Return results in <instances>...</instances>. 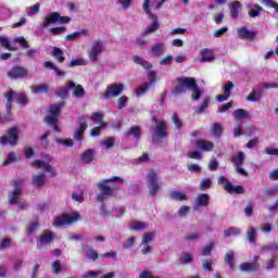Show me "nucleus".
I'll return each instance as SVG.
<instances>
[{
    "instance_id": "obj_45",
    "label": "nucleus",
    "mask_w": 278,
    "mask_h": 278,
    "mask_svg": "<svg viewBox=\"0 0 278 278\" xmlns=\"http://www.w3.org/2000/svg\"><path fill=\"white\" fill-rule=\"evenodd\" d=\"M18 162V155L15 152H10L8 159L3 162L4 166Z\"/></svg>"
},
{
    "instance_id": "obj_2",
    "label": "nucleus",
    "mask_w": 278,
    "mask_h": 278,
    "mask_svg": "<svg viewBox=\"0 0 278 278\" xmlns=\"http://www.w3.org/2000/svg\"><path fill=\"white\" fill-rule=\"evenodd\" d=\"M114 181H123V178L113 176L112 179L102 180L98 184L100 194L97 195V201L101 203L105 201V197H114L118 192V186L114 185Z\"/></svg>"
},
{
    "instance_id": "obj_28",
    "label": "nucleus",
    "mask_w": 278,
    "mask_h": 278,
    "mask_svg": "<svg viewBox=\"0 0 278 278\" xmlns=\"http://www.w3.org/2000/svg\"><path fill=\"white\" fill-rule=\"evenodd\" d=\"M230 8V16L231 18H239L240 16V8H242V3L240 1H233L229 4Z\"/></svg>"
},
{
    "instance_id": "obj_43",
    "label": "nucleus",
    "mask_w": 278,
    "mask_h": 278,
    "mask_svg": "<svg viewBox=\"0 0 278 278\" xmlns=\"http://www.w3.org/2000/svg\"><path fill=\"white\" fill-rule=\"evenodd\" d=\"M262 99V92L255 91V89L252 90V92L247 97V101H260Z\"/></svg>"
},
{
    "instance_id": "obj_25",
    "label": "nucleus",
    "mask_w": 278,
    "mask_h": 278,
    "mask_svg": "<svg viewBox=\"0 0 278 278\" xmlns=\"http://www.w3.org/2000/svg\"><path fill=\"white\" fill-rule=\"evenodd\" d=\"M54 238H55V236L53 235V232H51V230H49V229H46L39 236V242L43 245L51 244V242H53Z\"/></svg>"
},
{
    "instance_id": "obj_34",
    "label": "nucleus",
    "mask_w": 278,
    "mask_h": 278,
    "mask_svg": "<svg viewBox=\"0 0 278 278\" xmlns=\"http://www.w3.org/2000/svg\"><path fill=\"white\" fill-rule=\"evenodd\" d=\"M150 18H153V23L146 28L144 34H153V31H157V27H160V21H157V16L152 15Z\"/></svg>"
},
{
    "instance_id": "obj_41",
    "label": "nucleus",
    "mask_w": 278,
    "mask_h": 278,
    "mask_svg": "<svg viewBox=\"0 0 278 278\" xmlns=\"http://www.w3.org/2000/svg\"><path fill=\"white\" fill-rule=\"evenodd\" d=\"M247 238L251 242V244H255V242H257V235L255 233V228H248Z\"/></svg>"
},
{
    "instance_id": "obj_46",
    "label": "nucleus",
    "mask_w": 278,
    "mask_h": 278,
    "mask_svg": "<svg viewBox=\"0 0 278 278\" xmlns=\"http://www.w3.org/2000/svg\"><path fill=\"white\" fill-rule=\"evenodd\" d=\"M170 198L175 199V201H188V195H186L185 193H181L179 191H173L170 193Z\"/></svg>"
},
{
    "instance_id": "obj_44",
    "label": "nucleus",
    "mask_w": 278,
    "mask_h": 278,
    "mask_svg": "<svg viewBox=\"0 0 278 278\" xmlns=\"http://www.w3.org/2000/svg\"><path fill=\"white\" fill-rule=\"evenodd\" d=\"M38 227H40V222L36 219L35 222L27 226V236H31V233L38 231Z\"/></svg>"
},
{
    "instance_id": "obj_33",
    "label": "nucleus",
    "mask_w": 278,
    "mask_h": 278,
    "mask_svg": "<svg viewBox=\"0 0 278 278\" xmlns=\"http://www.w3.org/2000/svg\"><path fill=\"white\" fill-rule=\"evenodd\" d=\"M233 118L236 121H242V119H249L251 116H249V112L244 109H238L233 112Z\"/></svg>"
},
{
    "instance_id": "obj_7",
    "label": "nucleus",
    "mask_w": 278,
    "mask_h": 278,
    "mask_svg": "<svg viewBox=\"0 0 278 278\" xmlns=\"http://www.w3.org/2000/svg\"><path fill=\"white\" fill-rule=\"evenodd\" d=\"M80 218L78 213L63 214L55 218V226L56 227H64L65 225H73V223H77V219Z\"/></svg>"
},
{
    "instance_id": "obj_13",
    "label": "nucleus",
    "mask_w": 278,
    "mask_h": 278,
    "mask_svg": "<svg viewBox=\"0 0 278 278\" xmlns=\"http://www.w3.org/2000/svg\"><path fill=\"white\" fill-rule=\"evenodd\" d=\"M244 157H245V154L244 152L241 151L237 155L232 156L231 159V162L239 175H247V170L242 168V166H244Z\"/></svg>"
},
{
    "instance_id": "obj_21",
    "label": "nucleus",
    "mask_w": 278,
    "mask_h": 278,
    "mask_svg": "<svg viewBox=\"0 0 278 278\" xmlns=\"http://www.w3.org/2000/svg\"><path fill=\"white\" fill-rule=\"evenodd\" d=\"M207 205H210V194L200 193L195 198L194 210H199V207H207Z\"/></svg>"
},
{
    "instance_id": "obj_52",
    "label": "nucleus",
    "mask_w": 278,
    "mask_h": 278,
    "mask_svg": "<svg viewBox=\"0 0 278 278\" xmlns=\"http://www.w3.org/2000/svg\"><path fill=\"white\" fill-rule=\"evenodd\" d=\"M261 3H264L267 8H273L278 14V3L275 0H261Z\"/></svg>"
},
{
    "instance_id": "obj_57",
    "label": "nucleus",
    "mask_w": 278,
    "mask_h": 278,
    "mask_svg": "<svg viewBox=\"0 0 278 278\" xmlns=\"http://www.w3.org/2000/svg\"><path fill=\"white\" fill-rule=\"evenodd\" d=\"M103 127H105V123H102V125H100V126L93 127L90 130L89 136H92V137L100 136L101 130L103 129Z\"/></svg>"
},
{
    "instance_id": "obj_61",
    "label": "nucleus",
    "mask_w": 278,
    "mask_h": 278,
    "mask_svg": "<svg viewBox=\"0 0 278 278\" xmlns=\"http://www.w3.org/2000/svg\"><path fill=\"white\" fill-rule=\"evenodd\" d=\"M245 216L251 217L253 216V201H249L244 208Z\"/></svg>"
},
{
    "instance_id": "obj_48",
    "label": "nucleus",
    "mask_w": 278,
    "mask_h": 278,
    "mask_svg": "<svg viewBox=\"0 0 278 278\" xmlns=\"http://www.w3.org/2000/svg\"><path fill=\"white\" fill-rule=\"evenodd\" d=\"M208 106H210V98H205L201 103V105H199L197 109L198 114H203V112H205V110H207Z\"/></svg>"
},
{
    "instance_id": "obj_32",
    "label": "nucleus",
    "mask_w": 278,
    "mask_h": 278,
    "mask_svg": "<svg viewBox=\"0 0 278 278\" xmlns=\"http://www.w3.org/2000/svg\"><path fill=\"white\" fill-rule=\"evenodd\" d=\"M85 255L90 262H99V260H101V255H99V252L94 249H88Z\"/></svg>"
},
{
    "instance_id": "obj_59",
    "label": "nucleus",
    "mask_w": 278,
    "mask_h": 278,
    "mask_svg": "<svg viewBox=\"0 0 278 278\" xmlns=\"http://www.w3.org/2000/svg\"><path fill=\"white\" fill-rule=\"evenodd\" d=\"M155 238V232H146L142 238V244H149Z\"/></svg>"
},
{
    "instance_id": "obj_62",
    "label": "nucleus",
    "mask_w": 278,
    "mask_h": 278,
    "mask_svg": "<svg viewBox=\"0 0 278 278\" xmlns=\"http://www.w3.org/2000/svg\"><path fill=\"white\" fill-rule=\"evenodd\" d=\"M180 262H182V264H192L194 260L192 258V255L185 252L182 253V257H180Z\"/></svg>"
},
{
    "instance_id": "obj_42",
    "label": "nucleus",
    "mask_w": 278,
    "mask_h": 278,
    "mask_svg": "<svg viewBox=\"0 0 278 278\" xmlns=\"http://www.w3.org/2000/svg\"><path fill=\"white\" fill-rule=\"evenodd\" d=\"M142 229H147V224L140 220H134L130 227L131 231H142Z\"/></svg>"
},
{
    "instance_id": "obj_35",
    "label": "nucleus",
    "mask_w": 278,
    "mask_h": 278,
    "mask_svg": "<svg viewBox=\"0 0 278 278\" xmlns=\"http://www.w3.org/2000/svg\"><path fill=\"white\" fill-rule=\"evenodd\" d=\"M261 12H264V8H262L260 4H253L252 10L249 11V16L251 18H257Z\"/></svg>"
},
{
    "instance_id": "obj_58",
    "label": "nucleus",
    "mask_w": 278,
    "mask_h": 278,
    "mask_svg": "<svg viewBox=\"0 0 278 278\" xmlns=\"http://www.w3.org/2000/svg\"><path fill=\"white\" fill-rule=\"evenodd\" d=\"M14 42H18L22 49H29V42H27V39H25V37L15 38Z\"/></svg>"
},
{
    "instance_id": "obj_3",
    "label": "nucleus",
    "mask_w": 278,
    "mask_h": 278,
    "mask_svg": "<svg viewBox=\"0 0 278 278\" xmlns=\"http://www.w3.org/2000/svg\"><path fill=\"white\" fill-rule=\"evenodd\" d=\"M4 99H7V116H10V114H12V103H14V99L17 105H29V97H27V93L25 92H16L11 89L4 92Z\"/></svg>"
},
{
    "instance_id": "obj_39",
    "label": "nucleus",
    "mask_w": 278,
    "mask_h": 278,
    "mask_svg": "<svg viewBox=\"0 0 278 278\" xmlns=\"http://www.w3.org/2000/svg\"><path fill=\"white\" fill-rule=\"evenodd\" d=\"M141 134L140 126H131L127 131V136H134L137 140H139Z\"/></svg>"
},
{
    "instance_id": "obj_11",
    "label": "nucleus",
    "mask_w": 278,
    "mask_h": 278,
    "mask_svg": "<svg viewBox=\"0 0 278 278\" xmlns=\"http://www.w3.org/2000/svg\"><path fill=\"white\" fill-rule=\"evenodd\" d=\"M28 75H29V71H27V68L20 65H15L11 67V71L8 72V77H10V79H23Z\"/></svg>"
},
{
    "instance_id": "obj_16",
    "label": "nucleus",
    "mask_w": 278,
    "mask_h": 278,
    "mask_svg": "<svg viewBox=\"0 0 278 278\" xmlns=\"http://www.w3.org/2000/svg\"><path fill=\"white\" fill-rule=\"evenodd\" d=\"M238 37L241 40H255V36H257V33L255 30H249L247 26H241L237 29Z\"/></svg>"
},
{
    "instance_id": "obj_60",
    "label": "nucleus",
    "mask_w": 278,
    "mask_h": 278,
    "mask_svg": "<svg viewBox=\"0 0 278 278\" xmlns=\"http://www.w3.org/2000/svg\"><path fill=\"white\" fill-rule=\"evenodd\" d=\"M212 251H214V242H211L208 245L203 248L202 255L207 257L208 255H212Z\"/></svg>"
},
{
    "instance_id": "obj_22",
    "label": "nucleus",
    "mask_w": 278,
    "mask_h": 278,
    "mask_svg": "<svg viewBox=\"0 0 278 278\" xmlns=\"http://www.w3.org/2000/svg\"><path fill=\"white\" fill-rule=\"evenodd\" d=\"M241 273H257L260 270V265L255 262L252 263H241L239 266Z\"/></svg>"
},
{
    "instance_id": "obj_64",
    "label": "nucleus",
    "mask_w": 278,
    "mask_h": 278,
    "mask_svg": "<svg viewBox=\"0 0 278 278\" xmlns=\"http://www.w3.org/2000/svg\"><path fill=\"white\" fill-rule=\"evenodd\" d=\"M262 251H278V244L277 243H269L267 245H263Z\"/></svg>"
},
{
    "instance_id": "obj_38",
    "label": "nucleus",
    "mask_w": 278,
    "mask_h": 278,
    "mask_svg": "<svg viewBox=\"0 0 278 278\" xmlns=\"http://www.w3.org/2000/svg\"><path fill=\"white\" fill-rule=\"evenodd\" d=\"M211 130L213 132V136H215L216 138H220L223 136V125H220V123L213 124Z\"/></svg>"
},
{
    "instance_id": "obj_18",
    "label": "nucleus",
    "mask_w": 278,
    "mask_h": 278,
    "mask_svg": "<svg viewBox=\"0 0 278 278\" xmlns=\"http://www.w3.org/2000/svg\"><path fill=\"white\" fill-rule=\"evenodd\" d=\"M197 149L200 151H204L205 153H210V151H214V143L210 140L198 139L195 141Z\"/></svg>"
},
{
    "instance_id": "obj_27",
    "label": "nucleus",
    "mask_w": 278,
    "mask_h": 278,
    "mask_svg": "<svg viewBox=\"0 0 278 278\" xmlns=\"http://www.w3.org/2000/svg\"><path fill=\"white\" fill-rule=\"evenodd\" d=\"M224 262L228 264L230 270H236V253L232 250L226 253Z\"/></svg>"
},
{
    "instance_id": "obj_30",
    "label": "nucleus",
    "mask_w": 278,
    "mask_h": 278,
    "mask_svg": "<svg viewBox=\"0 0 278 278\" xmlns=\"http://www.w3.org/2000/svg\"><path fill=\"white\" fill-rule=\"evenodd\" d=\"M94 155L96 152L92 149H87L84 151V153L80 155V160L85 163V164H90L91 162L94 161Z\"/></svg>"
},
{
    "instance_id": "obj_50",
    "label": "nucleus",
    "mask_w": 278,
    "mask_h": 278,
    "mask_svg": "<svg viewBox=\"0 0 278 278\" xmlns=\"http://www.w3.org/2000/svg\"><path fill=\"white\" fill-rule=\"evenodd\" d=\"M91 121H93L94 123H100V125H103V113L101 112H94L91 114V117H90Z\"/></svg>"
},
{
    "instance_id": "obj_5",
    "label": "nucleus",
    "mask_w": 278,
    "mask_h": 278,
    "mask_svg": "<svg viewBox=\"0 0 278 278\" xmlns=\"http://www.w3.org/2000/svg\"><path fill=\"white\" fill-rule=\"evenodd\" d=\"M8 136L0 137V144L3 147H16L18 144V127L14 126L7 130Z\"/></svg>"
},
{
    "instance_id": "obj_1",
    "label": "nucleus",
    "mask_w": 278,
    "mask_h": 278,
    "mask_svg": "<svg viewBox=\"0 0 278 278\" xmlns=\"http://www.w3.org/2000/svg\"><path fill=\"white\" fill-rule=\"evenodd\" d=\"M186 90H192L191 100L199 101L201 97H203V91H201V87L197 84V79L192 77H178L176 79V85L172 90V94L174 97H179V94H184Z\"/></svg>"
},
{
    "instance_id": "obj_9",
    "label": "nucleus",
    "mask_w": 278,
    "mask_h": 278,
    "mask_svg": "<svg viewBox=\"0 0 278 278\" xmlns=\"http://www.w3.org/2000/svg\"><path fill=\"white\" fill-rule=\"evenodd\" d=\"M77 123H80L76 130L74 131V140L77 142H81L84 140V134H86V129H88V123L84 116L77 117Z\"/></svg>"
},
{
    "instance_id": "obj_47",
    "label": "nucleus",
    "mask_w": 278,
    "mask_h": 278,
    "mask_svg": "<svg viewBox=\"0 0 278 278\" xmlns=\"http://www.w3.org/2000/svg\"><path fill=\"white\" fill-rule=\"evenodd\" d=\"M0 45L4 49H8V51H16V48L10 46V39H8L5 37H0Z\"/></svg>"
},
{
    "instance_id": "obj_24",
    "label": "nucleus",
    "mask_w": 278,
    "mask_h": 278,
    "mask_svg": "<svg viewBox=\"0 0 278 278\" xmlns=\"http://www.w3.org/2000/svg\"><path fill=\"white\" fill-rule=\"evenodd\" d=\"M224 190L228 192V194H244L243 186H233V184L231 182H228L226 186H224Z\"/></svg>"
},
{
    "instance_id": "obj_17",
    "label": "nucleus",
    "mask_w": 278,
    "mask_h": 278,
    "mask_svg": "<svg viewBox=\"0 0 278 278\" xmlns=\"http://www.w3.org/2000/svg\"><path fill=\"white\" fill-rule=\"evenodd\" d=\"M73 88H75V81L67 80L63 88L55 91V94L60 99H66L68 97V93L71 92V90H73Z\"/></svg>"
},
{
    "instance_id": "obj_6",
    "label": "nucleus",
    "mask_w": 278,
    "mask_h": 278,
    "mask_svg": "<svg viewBox=\"0 0 278 278\" xmlns=\"http://www.w3.org/2000/svg\"><path fill=\"white\" fill-rule=\"evenodd\" d=\"M153 129L154 132L152 134V144H157V140L168 138V125L166 122H160L159 125H155Z\"/></svg>"
},
{
    "instance_id": "obj_36",
    "label": "nucleus",
    "mask_w": 278,
    "mask_h": 278,
    "mask_svg": "<svg viewBox=\"0 0 278 278\" xmlns=\"http://www.w3.org/2000/svg\"><path fill=\"white\" fill-rule=\"evenodd\" d=\"M242 231L238 227H230L224 230L225 238H231V236H240Z\"/></svg>"
},
{
    "instance_id": "obj_49",
    "label": "nucleus",
    "mask_w": 278,
    "mask_h": 278,
    "mask_svg": "<svg viewBox=\"0 0 278 278\" xmlns=\"http://www.w3.org/2000/svg\"><path fill=\"white\" fill-rule=\"evenodd\" d=\"M151 84L149 83H144L143 85H141L138 90H137V97H142V94L147 93L149 88H151Z\"/></svg>"
},
{
    "instance_id": "obj_51",
    "label": "nucleus",
    "mask_w": 278,
    "mask_h": 278,
    "mask_svg": "<svg viewBox=\"0 0 278 278\" xmlns=\"http://www.w3.org/2000/svg\"><path fill=\"white\" fill-rule=\"evenodd\" d=\"M12 247V238L7 237L0 241V250L3 251V249H10Z\"/></svg>"
},
{
    "instance_id": "obj_37",
    "label": "nucleus",
    "mask_w": 278,
    "mask_h": 278,
    "mask_svg": "<svg viewBox=\"0 0 278 278\" xmlns=\"http://www.w3.org/2000/svg\"><path fill=\"white\" fill-rule=\"evenodd\" d=\"M33 94H40L42 92L47 93L49 92V85L47 84H41L39 86H35L31 88Z\"/></svg>"
},
{
    "instance_id": "obj_55",
    "label": "nucleus",
    "mask_w": 278,
    "mask_h": 278,
    "mask_svg": "<svg viewBox=\"0 0 278 278\" xmlns=\"http://www.w3.org/2000/svg\"><path fill=\"white\" fill-rule=\"evenodd\" d=\"M172 121L176 127V129H181L184 127V124L181 123V119H179V114L174 113L172 116Z\"/></svg>"
},
{
    "instance_id": "obj_40",
    "label": "nucleus",
    "mask_w": 278,
    "mask_h": 278,
    "mask_svg": "<svg viewBox=\"0 0 278 278\" xmlns=\"http://www.w3.org/2000/svg\"><path fill=\"white\" fill-rule=\"evenodd\" d=\"M46 181H47V177L45 175L33 176V184L38 188H40L41 186H45Z\"/></svg>"
},
{
    "instance_id": "obj_14",
    "label": "nucleus",
    "mask_w": 278,
    "mask_h": 278,
    "mask_svg": "<svg viewBox=\"0 0 278 278\" xmlns=\"http://www.w3.org/2000/svg\"><path fill=\"white\" fill-rule=\"evenodd\" d=\"M148 188L150 190L151 197L157 195V193L162 189V185H160V180H157V176L155 175L148 176Z\"/></svg>"
},
{
    "instance_id": "obj_19",
    "label": "nucleus",
    "mask_w": 278,
    "mask_h": 278,
    "mask_svg": "<svg viewBox=\"0 0 278 278\" xmlns=\"http://www.w3.org/2000/svg\"><path fill=\"white\" fill-rule=\"evenodd\" d=\"M165 51L166 46L164 43H155L149 50V55L150 58H160L161 55H164Z\"/></svg>"
},
{
    "instance_id": "obj_53",
    "label": "nucleus",
    "mask_w": 278,
    "mask_h": 278,
    "mask_svg": "<svg viewBox=\"0 0 278 278\" xmlns=\"http://www.w3.org/2000/svg\"><path fill=\"white\" fill-rule=\"evenodd\" d=\"M101 147H105V149H113L114 147V138L109 137L105 140L100 142Z\"/></svg>"
},
{
    "instance_id": "obj_56",
    "label": "nucleus",
    "mask_w": 278,
    "mask_h": 278,
    "mask_svg": "<svg viewBox=\"0 0 278 278\" xmlns=\"http://www.w3.org/2000/svg\"><path fill=\"white\" fill-rule=\"evenodd\" d=\"M200 188H201V190H203V191L210 190V188H212V179H210V178L203 179V180L200 182Z\"/></svg>"
},
{
    "instance_id": "obj_12",
    "label": "nucleus",
    "mask_w": 278,
    "mask_h": 278,
    "mask_svg": "<svg viewBox=\"0 0 278 278\" xmlns=\"http://www.w3.org/2000/svg\"><path fill=\"white\" fill-rule=\"evenodd\" d=\"M103 51V41L97 40L91 46V49L88 51V58L90 62H97L99 60V55Z\"/></svg>"
},
{
    "instance_id": "obj_8",
    "label": "nucleus",
    "mask_w": 278,
    "mask_h": 278,
    "mask_svg": "<svg viewBox=\"0 0 278 278\" xmlns=\"http://www.w3.org/2000/svg\"><path fill=\"white\" fill-rule=\"evenodd\" d=\"M123 90H125V85L111 84L106 87V90L103 93V99H113L114 97H118Z\"/></svg>"
},
{
    "instance_id": "obj_20",
    "label": "nucleus",
    "mask_w": 278,
    "mask_h": 278,
    "mask_svg": "<svg viewBox=\"0 0 278 278\" xmlns=\"http://www.w3.org/2000/svg\"><path fill=\"white\" fill-rule=\"evenodd\" d=\"M214 60H216L214 50L204 48L200 51V62H214Z\"/></svg>"
},
{
    "instance_id": "obj_4",
    "label": "nucleus",
    "mask_w": 278,
    "mask_h": 278,
    "mask_svg": "<svg viewBox=\"0 0 278 278\" xmlns=\"http://www.w3.org/2000/svg\"><path fill=\"white\" fill-rule=\"evenodd\" d=\"M66 105L65 101H61L54 104H50L49 106V114L45 117L46 125H53L55 123H59L60 115L62 114V108Z\"/></svg>"
},
{
    "instance_id": "obj_54",
    "label": "nucleus",
    "mask_w": 278,
    "mask_h": 278,
    "mask_svg": "<svg viewBox=\"0 0 278 278\" xmlns=\"http://www.w3.org/2000/svg\"><path fill=\"white\" fill-rule=\"evenodd\" d=\"M129 101V98L127 96H122L117 99V108L118 110H123V108H126L127 103Z\"/></svg>"
},
{
    "instance_id": "obj_10",
    "label": "nucleus",
    "mask_w": 278,
    "mask_h": 278,
    "mask_svg": "<svg viewBox=\"0 0 278 278\" xmlns=\"http://www.w3.org/2000/svg\"><path fill=\"white\" fill-rule=\"evenodd\" d=\"M14 190L9 192V203L11 205H16L18 203V199L21 198V194H23V191L21 190V186H23V181L15 180L13 182Z\"/></svg>"
},
{
    "instance_id": "obj_15",
    "label": "nucleus",
    "mask_w": 278,
    "mask_h": 278,
    "mask_svg": "<svg viewBox=\"0 0 278 278\" xmlns=\"http://www.w3.org/2000/svg\"><path fill=\"white\" fill-rule=\"evenodd\" d=\"M33 168H40L41 170H43L45 173H49L50 175H55V168L53 167V165L41 161V160H35L31 163Z\"/></svg>"
},
{
    "instance_id": "obj_63",
    "label": "nucleus",
    "mask_w": 278,
    "mask_h": 278,
    "mask_svg": "<svg viewBox=\"0 0 278 278\" xmlns=\"http://www.w3.org/2000/svg\"><path fill=\"white\" fill-rule=\"evenodd\" d=\"M52 269H53V273L55 275H58L59 273H61L62 270V263L60 262V260H56L52 263Z\"/></svg>"
},
{
    "instance_id": "obj_29",
    "label": "nucleus",
    "mask_w": 278,
    "mask_h": 278,
    "mask_svg": "<svg viewBox=\"0 0 278 278\" xmlns=\"http://www.w3.org/2000/svg\"><path fill=\"white\" fill-rule=\"evenodd\" d=\"M132 62H135V64H138L139 66H142V68H146V71H151V68H153V64L139 55H134Z\"/></svg>"
},
{
    "instance_id": "obj_31",
    "label": "nucleus",
    "mask_w": 278,
    "mask_h": 278,
    "mask_svg": "<svg viewBox=\"0 0 278 278\" xmlns=\"http://www.w3.org/2000/svg\"><path fill=\"white\" fill-rule=\"evenodd\" d=\"M52 58L59 62V64H62L66 58L64 56V52L62 51L61 48L54 47L50 53Z\"/></svg>"
},
{
    "instance_id": "obj_26",
    "label": "nucleus",
    "mask_w": 278,
    "mask_h": 278,
    "mask_svg": "<svg viewBox=\"0 0 278 278\" xmlns=\"http://www.w3.org/2000/svg\"><path fill=\"white\" fill-rule=\"evenodd\" d=\"M72 97H74V99H84V97H86V89H84V86L77 85V83L74 81Z\"/></svg>"
},
{
    "instance_id": "obj_23",
    "label": "nucleus",
    "mask_w": 278,
    "mask_h": 278,
    "mask_svg": "<svg viewBox=\"0 0 278 278\" xmlns=\"http://www.w3.org/2000/svg\"><path fill=\"white\" fill-rule=\"evenodd\" d=\"M59 20H60V13L52 12L45 17V20L41 24V27L47 28V27H49V25H53V24L58 23Z\"/></svg>"
}]
</instances>
